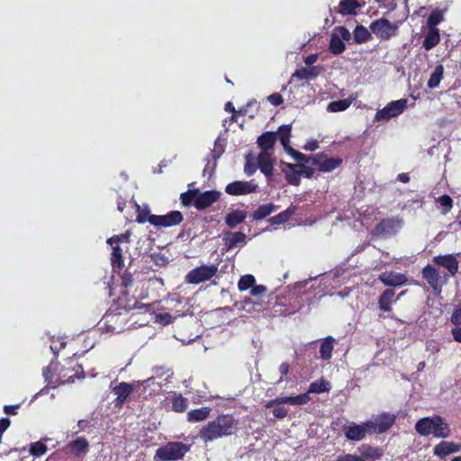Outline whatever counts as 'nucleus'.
I'll list each match as a JSON object with an SVG mask.
<instances>
[{
  "instance_id": "46",
  "label": "nucleus",
  "mask_w": 461,
  "mask_h": 461,
  "mask_svg": "<svg viewBox=\"0 0 461 461\" xmlns=\"http://www.w3.org/2000/svg\"><path fill=\"white\" fill-rule=\"evenodd\" d=\"M294 160L297 161V163H306L311 164V166H313V160H314V155L313 156H306L299 151L295 153V155L293 158Z\"/></svg>"
},
{
  "instance_id": "59",
  "label": "nucleus",
  "mask_w": 461,
  "mask_h": 461,
  "mask_svg": "<svg viewBox=\"0 0 461 461\" xmlns=\"http://www.w3.org/2000/svg\"><path fill=\"white\" fill-rule=\"evenodd\" d=\"M19 404H16V405H5L4 407V411L5 413L8 414V415H15L16 414V410L19 408Z\"/></svg>"
},
{
  "instance_id": "39",
  "label": "nucleus",
  "mask_w": 461,
  "mask_h": 461,
  "mask_svg": "<svg viewBox=\"0 0 461 461\" xmlns=\"http://www.w3.org/2000/svg\"><path fill=\"white\" fill-rule=\"evenodd\" d=\"M255 277L251 275H246L240 277L238 287L240 291H246L255 285Z\"/></svg>"
},
{
  "instance_id": "41",
  "label": "nucleus",
  "mask_w": 461,
  "mask_h": 461,
  "mask_svg": "<svg viewBox=\"0 0 461 461\" xmlns=\"http://www.w3.org/2000/svg\"><path fill=\"white\" fill-rule=\"evenodd\" d=\"M112 261L119 268L123 267L122 250L118 245L113 247Z\"/></svg>"
},
{
  "instance_id": "22",
  "label": "nucleus",
  "mask_w": 461,
  "mask_h": 461,
  "mask_svg": "<svg viewBox=\"0 0 461 461\" xmlns=\"http://www.w3.org/2000/svg\"><path fill=\"white\" fill-rule=\"evenodd\" d=\"M68 447L74 456L79 457L87 453L89 449V443L85 438H77V439L69 442Z\"/></svg>"
},
{
  "instance_id": "19",
  "label": "nucleus",
  "mask_w": 461,
  "mask_h": 461,
  "mask_svg": "<svg viewBox=\"0 0 461 461\" xmlns=\"http://www.w3.org/2000/svg\"><path fill=\"white\" fill-rule=\"evenodd\" d=\"M379 280L388 286H401L407 282L403 274L394 272H384L380 275Z\"/></svg>"
},
{
  "instance_id": "55",
  "label": "nucleus",
  "mask_w": 461,
  "mask_h": 461,
  "mask_svg": "<svg viewBox=\"0 0 461 461\" xmlns=\"http://www.w3.org/2000/svg\"><path fill=\"white\" fill-rule=\"evenodd\" d=\"M158 320L159 321L160 323L164 324V325H167L171 322H173V316L167 312H165V313H159L158 315Z\"/></svg>"
},
{
  "instance_id": "47",
  "label": "nucleus",
  "mask_w": 461,
  "mask_h": 461,
  "mask_svg": "<svg viewBox=\"0 0 461 461\" xmlns=\"http://www.w3.org/2000/svg\"><path fill=\"white\" fill-rule=\"evenodd\" d=\"M275 404H291L292 405V396H283V397H277L274 400L269 401L266 407L269 408Z\"/></svg>"
},
{
  "instance_id": "4",
  "label": "nucleus",
  "mask_w": 461,
  "mask_h": 461,
  "mask_svg": "<svg viewBox=\"0 0 461 461\" xmlns=\"http://www.w3.org/2000/svg\"><path fill=\"white\" fill-rule=\"evenodd\" d=\"M190 451V445L180 441H170L158 447L154 455V461H178Z\"/></svg>"
},
{
  "instance_id": "16",
  "label": "nucleus",
  "mask_w": 461,
  "mask_h": 461,
  "mask_svg": "<svg viewBox=\"0 0 461 461\" xmlns=\"http://www.w3.org/2000/svg\"><path fill=\"white\" fill-rule=\"evenodd\" d=\"M273 153L260 152L257 158V167L270 181L273 176Z\"/></svg>"
},
{
  "instance_id": "27",
  "label": "nucleus",
  "mask_w": 461,
  "mask_h": 461,
  "mask_svg": "<svg viewBox=\"0 0 461 461\" xmlns=\"http://www.w3.org/2000/svg\"><path fill=\"white\" fill-rule=\"evenodd\" d=\"M277 208L278 206L272 203L262 204L253 212L252 218L255 221L263 220L276 212Z\"/></svg>"
},
{
  "instance_id": "51",
  "label": "nucleus",
  "mask_w": 461,
  "mask_h": 461,
  "mask_svg": "<svg viewBox=\"0 0 461 461\" xmlns=\"http://www.w3.org/2000/svg\"><path fill=\"white\" fill-rule=\"evenodd\" d=\"M380 7L388 9L390 12L393 11L397 6V0H375Z\"/></svg>"
},
{
  "instance_id": "49",
  "label": "nucleus",
  "mask_w": 461,
  "mask_h": 461,
  "mask_svg": "<svg viewBox=\"0 0 461 461\" xmlns=\"http://www.w3.org/2000/svg\"><path fill=\"white\" fill-rule=\"evenodd\" d=\"M180 199L185 206H189L191 203L194 204V194H192V190H189L188 192L181 194Z\"/></svg>"
},
{
  "instance_id": "37",
  "label": "nucleus",
  "mask_w": 461,
  "mask_h": 461,
  "mask_svg": "<svg viewBox=\"0 0 461 461\" xmlns=\"http://www.w3.org/2000/svg\"><path fill=\"white\" fill-rule=\"evenodd\" d=\"M292 126L290 124H284L278 128L276 136L278 135L279 140L283 146H285V143H289L291 137Z\"/></svg>"
},
{
  "instance_id": "54",
  "label": "nucleus",
  "mask_w": 461,
  "mask_h": 461,
  "mask_svg": "<svg viewBox=\"0 0 461 461\" xmlns=\"http://www.w3.org/2000/svg\"><path fill=\"white\" fill-rule=\"evenodd\" d=\"M267 100L275 106L281 104L284 101L282 95L278 93L268 95Z\"/></svg>"
},
{
  "instance_id": "38",
  "label": "nucleus",
  "mask_w": 461,
  "mask_h": 461,
  "mask_svg": "<svg viewBox=\"0 0 461 461\" xmlns=\"http://www.w3.org/2000/svg\"><path fill=\"white\" fill-rule=\"evenodd\" d=\"M187 408V400L181 394L176 395L172 399V410L176 412H183Z\"/></svg>"
},
{
  "instance_id": "35",
  "label": "nucleus",
  "mask_w": 461,
  "mask_h": 461,
  "mask_svg": "<svg viewBox=\"0 0 461 461\" xmlns=\"http://www.w3.org/2000/svg\"><path fill=\"white\" fill-rule=\"evenodd\" d=\"M439 42L438 31H429V33L425 37L422 46L425 50H429L434 48Z\"/></svg>"
},
{
  "instance_id": "26",
  "label": "nucleus",
  "mask_w": 461,
  "mask_h": 461,
  "mask_svg": "<svg viewBox=\"0 0 461 461\" xmlns=\"http://www.w3.org/2000/svg\"><path fill=\"white\" fill-rule=\"evenodd\" d=\"M422 276L433 289L438 287L439 275L435 267L429 265L426 266L422 270Z\"/></svg>"
},
{
  "instance_id": "7",
  "label": "nucleus",
  "mask_w": 461,
  "mask_h": 461,
  "mask_svg": "<svg viewBox=\"0 0 461 461\" xmlns=\"http://www.w3.org/2000/svg\"><path fill=\"white\" fill-rule=\"evenodd\" d=\"M394 421L395 415L383 412L366 421V426L369 428V433H384L393 425Z\"/></svg>"
},
{
  "instance_id": "43",
  "label": "nucleus",
  "mask_w": 461,
  "mask_h": 461,
  "mask_svg": "<svg viewBox=\"0 0 461 461\" xmlns=\"http://www.w3.org/2000/svg\"><path fill=\"white\" fill-rule=\"evenodd\" d=\"M47 451V446L42 442H35L31 445L30 453L34 456H40L45 454Z\"/></svg>"
},
{
  "instance_id": "36",
  "label": "nucleus",
  "mask_w": 461,
  "mask_h": 461,
  "mask_svg": "<svg viewBox=\"0 0 461 461\" xmlns=\"http://www.w3.org/2000/svg\"><path fill=\"white\" fill-rule=\"evenodd\" d=\"M350 104L351 101L348 99L332 101L328 104L327 110L331 113L342 112L348 109Z\"/></svg>"
},
{
  "instance_id": "57",
  "label": "nucleus",
  "mask_w": 461,
  "mask_h": 461,
  "mask_svg": "<svg viewBox=\"0 0 461 461\" xmlns=\"http://www.w3.org/2000/svg\"><path fill=\"white\" fill-rule=\"evenodd\" d=\"M251 288L252 289H251V293L250 294L253 296H258V295H261V294H265L267 292L266 286L261 285H254Z\"/></svg>"
},
{
  "instance_id": "45",
  "label": "nucleus",
  "mask_w": 461,
  "mask_h": 461,
  "mask_svg": "<svg viewBox=\"0 0 461 461\" xmlns=\"http://www.w3.org/2000/svg\"><path fill=\"white\" fill-rule=\"evenodd\" d=\"M290 216H291V213L288 211H284V212L278 213L277 215L271 217L269 219V222L272 225H278V224L285 222L289 219Z\"/></svg>"
},
{
  "instance_id": "23",
  "label": "nucleus",
  "mask_w": 461,
  "mask_h": 461,
  "mask_svg": "<svg viewBox=\"0 0 461 461\" xmlns=\"http://www.w3.org/2000/svg\"><path fill=\"white\" fill-rule=\"evenodd\" d=\"M285 167L283 168L285 174V178L290 185H300V173L297 170V166L290 163H284Z\"/></svg>"
},
{
  "instance_id": "25",
  "label": "nucleus",
  "mask_w": 461,
  "mask_h": 461,
  "mask_svg": "<svg viewBox=\"0 0 461 461\" xmlns=\"http://www.w3.org/2000/svg\"><path fill=\"white\" fill-rule=\"evenodd\" d=\"M334 339L331 336L326 337L320 347V358L330 360L332 357Z\"/></svg>"
},
{
  "instance_id": "29",
  "label": "nucleus",
  "mask_w": 461,
  "mask_h": 461,
  "mask_svg": "<svg viewBox=\"0 0 461 461\" xmlns=\"http://www.w3.org/2000/svg\"><path fill=\"white\" fill-rule=\"evenodd\" d=\"M394 296V291L393 289H386L379 297L378 304L380 310L384 312L391 311V303L393 297Z\"/></svg>"
},
{
  "instance_id": "21",
  "label": "nucleus",
  "mask_w": 461,
  "mask_h": 461,
  "mask_svg": "<svg viewBox=\"0 0 461 461\" xmlns=\"http://www.w3.org/2000/svg\"><path fill=\"white\" fill-rule=\"evenodd\" d=\"M321 72V68L317 66H312L310 68H302L296 69L295 72L292 75L291 81L294 78L299 80H312L315 79Z\"/></svg>"
},
{
  "instance_id": "64",
  "label": "nucleus",
  "mask_w": 461,
  "mask_h": 461,
  "mask_svg": "<svg viewBox=\"0 0 461 461\" xmlns=\"http://www.w3.org/2000/svg\"><path fill=\"white\" fill-rule=\"evenodd\" d=\"M279 372L281 373L282 375H287V373L289 372V364L286 362H283L279 366Z\"/></svg>"
},
{
  "instance_id": "2",
  "label": "nucleus",
  "mask_w": 461,
  "mask_h": 461,
  "mask_svg": "<svg viewBox=\"0 0 461 461\" xmlns=\"http://www.w3.org/2000/svg\"><path fill=\"white\" fill-rule=\"evenodd\" d=\"M415 429L421 436L432 434L442 438L449 437L451 431L449 425L438 415L420 419L415 424Z\"/></svg>"
},
{
  "instance_id": "15",
  "label": "nucleus",
  "mask_w": 461,
  "mask_h": 461,
  "mask_svg": "<svg viewBox=\"0 0 461 461\" xmlns=\"http://www.w3.org/2000/svg\"><path fill=\"white\" fill-rule=\"evenodd\" d=\"M132 392V385L126 382H121L118 385L114 386L113 388V393L116 395L114 400V406L121 408L125 403Z\"/></svg>"
},
{
  "instance_id": "30",
  "label": "nucleus",
  "mask_w": 461,
  "mask_h": 461,
  "mask_svg": "<svg viewBox=\"0 0 461 461\" xmlns=\"http://www.w3.org/2000/svg\"><path fill=\"white\" fill-rule=\"evenodd\" d=\"M224 240L227 249H230L236 247L239 243H244L246 235L241 231L229 232L228 237Z\"/></svg>"
},
{
  "instance_id": "53",
  "label": "nucleus",
  "mask_w": 461,
  "mask_h": 461,
  "mask_svg": "<svg viewBox=\"0 0 461 461\" xmlns=\"http://www.w3.org/2000/svg\"><path fill=\"white\" fill-rule=\"evenodd\" d=\"M273 414L276 418L277 419H285L287 414H288V411L286 408L285 407H282V406H276L274 410H273Z\"/></svg>"
},
{
  "instance_id": "62",
  "label": "nucleus",
  "mask_w": 461,
  "mask_h": 461,
  "mask_svg": "<svg viewBox=\"0 0 461 461\" xmlns=\"http://www.w3.org/2000/svg\"><path fill=\"white\" fill-rule=\"evenodd\" d=\"M319 148V143L317 140H312L309 141L305 146L304 149L306 150L314 151Z\"/></svg>"
},
{
  "instance_id": "20",
  "label": "nucleus",
  "mask_w": 461,
  "mask_h": 461,
  "mask_svg": "<svg viewBox=\"0 0 461 461\" xmlns=\"http://www.w3.org/2000/svg\"><path fill=\"white\" fill-rule=\"evenodd\" d=\"M461 451V445L450 441H441L436 445L433 453L438 457H443L452 453H457Z\"/></svg>"
},
{
  "instance_id": "14",
  "label": "nucleus",
  "mask_w": 461,
  "mask_h": 461,
  "mask_svg": "<svg viewBox=\"0 0 461 461\" xmlns=\"http://www.w3.org/2000/svg\"><path fill=\"white\" fill-rule=\"evenodd\" d=\"M258 189L257 184L246 181H234L225 187V192L230 195H242L255 192Z\"/></svg>"
},
{
  "instance_id": "31",
  "label": "nucleus",
  "mask_w": 461,
  "mask_h": 461,
  "mask_svg": "<svg viewBox=\"0 0 461 461\" xmlns=\"http://www.w3.org/2000/svg\"><path fill=\"white\" fill-rule=\"evenodd\" d=\"M346 49L345 43L339 38V33L334 32L330 41L329 50L333 55L341 54Z\"/></svg>"
},
{
  "instance_id": "17",
  "label": "nucleus",
  "mask_w": 461,
  "mask_h": 461,
  "mask_svg": "<svg viewBox=\"0 0 461 461\" xmlns=\"http://www.w3.org/2000/svg\"><path fill=\"white\" fill-rule=\"evenodd\" d=\"M433 262L447 269L451 276H455L458 271V262L451 254L437 256L433 258Z\"/></svg>"
},
{
  "instance_id": "5",
  "label": "nucleus",
  "mask_w": 461,
  "mask_h": 461,
  "mask_svg": "<svg viewBox=\"0 0 461 461\" xmlns=\"http://www.w3.org/2000/svg\"><path fill=\"white\" fill-rule=\"evenodd\" d=\"M361 7V5L357 0H340L338 6H335L333 9H330V15L331 17V21L327 17L325 18V25L323 26V29H325L326 26H331L336 22H339L335 14H339L342 17L348 16L349 17H355L357 14V10Z\"/></svg>"
},
{
  "instance_id": "56",
  "label": "nucleus",
  "mask_w": 461,
  "mask_h": 461,
  "mask_svg": "<svg viewBox=\"0 0 461 461\" xmlns=\"http://www.w3.org/2000/svg\"><path fill=\"white\" fill-rule=\"evenodd\" d=\"M335 461H365L362 457L347 454L344 456H339Z\"/></svg>"
},
{
  "instance_id": "32",
  "label": "nucleus",
  "mask_w": 461,
  "mask_h": 461,
  "mask_svg": "<svg viewBox=\"0 0 461 461\" xmlns=\"http://www.w3.org/2000/svg\"><path fill=\"white\" fill-rule=\"evenodd\" d=\"M444 13V10L438 8L432 10L427 19V29H436V26L443 21Z\"/></svg>"
},
{
  "instance_id": "12",
  "label": "nucleus",
  "mask_w": 461,
  "mask_h": 461,
  "mask_svg": "<svg viewBox=\"0 0 461 461\" xmlns=\"http://www.w3.org/2000/svg\"><path fill=\"white\" fill-rule=\"evenodd\" d=\"M343 431L348 440L360 441L366 437V434L369 432V428L366 426V422L363 424L348 422L344 425Z\"/></svg>"
},
{
  "instance_id": "3",
  "label": "nucleus",
  "mask_w": 461,
  "mask_h": 461,
  "mask_svg": "<svg viewBox=\"0 0 461 461\" xmlns=\"http://www.w3.org/2000/svg\"><path fill=\"white\" fill-rule=\"evenodd\" d=\"M389 18L382 17L375 20H371V16L365 14H357L355 17L347 18V26L353 29H397L398 24L388 13Z\"/></svg>"
},
{
  "instance_id": "6",
  "label": "nucleus",
  "mask_w": 461,
  "mask_h": 461,
  "mask_svg": "<svg viewBox=\"0 0 461 461\" xmlns=\"http://www.w3.org/2000/svg\"><path fill=\"white\" fill-rule=\"evenodd\" d=\"M218 272V267L214 265H203L188 272L185 281L188 284H200L210 280Z\"/></svg>"
},
{
  "instance_id": "24",
  "label": "nucleus",
  "mask_w": 461,
  "mask_h": 461,
  "mask_svg": "<svg viewBox=\"0 0 461 461\" xmlns=\"http://www.w3.org/2000/svg\"><path fill=\"white\" fill-rule=\"evenodd\" d=\"M247 217V212L241 210H233L225 217V222L230 228H235L243 222Z\"/></svg>"
},
{
  "instance_id": "52",
  "label": "nucleus",
  "mask_w": 461,
  "mask_h": 461,
  "mask_svg": "<svg viewBox=\"0 0 461 461\" xmlns=\"http://www.w3.org/2000/svg\"><path fill=\"white\" fill-rule=\"evenodd\" d=\"M130 242V234L124 233L121 234L120 236H114L107 240V242L113 246V242Z\"/></svg>"
},
{
  "instance_id": "33",
  "label": "nucleus",
  "mask_w": 461,
  "mask_h": 461,
  "mask_svg": "<svg viewBox=\"0 0 461 461\" xmlns=\"http://www.w3.org/2000/svg\"><path fill=\"white\" fill-rule=\"evenodd\" d=\"M331 389L330 384L323 378L312 383L309 386V393H321L329 392Z\"/></svg>"
},
{
  "instance_id": "13",
  "label": "nucleus",
  "mask_w": 461,
  "mask_h": 461,
  "mask_svg": "<svg viewBox=\"0 0 461 461\" xmlns=\"http://www.w3.org/2000/svg\"><path fill=\"white\" fill-rule=\"evenodd\" d=\"M342 163L339 158H329L323 154L314 155L313 166L322 172H330Z\"/></svg>"
},
{
  "instance_id": "48",
  "label": "nucleus",
  "mask_w": 461,
  "mask_h": 461,
  "mask_svg": "<svg viewBox=\"0 0 461 461\" xmlns=\"http://www.w3.org/2000/svg\"><path fill=\"white\" fill-rule=\"evenodd\" d=\"M308 393L307 392L306 393L292 396V405H303L307 403L310 401Z\"/></svg>"
},
{
  "instance_id": "18",
  "label": "nucleus",
  "mask_w": 461,
  "mask_h": 461,
  "mask_svg": "<svg viewBox=\"0 0 461 461\" xmlns=\"http://www.w3.org/2000/svg\"><path fill=\"white\" fill-rule=\"evenodd\" d=\"M276 142V133L274 131H266L261 134L258 140L257 143L258 147L261 149V152L273 153L274 146Z\"/></svg>"
},
{
  "instance_id": "61",
  "label": "nucleus",
  "mask_w": 461,
  "mask_h": 461,
  "mask_svg": "<svg viewBox=\"0 0 461 461\" xmlns=\"http://www.w3.org/2000/svg\"><path fill=\"white\" fill-rule=\"evenodd\" d=\"M451 321L455 324H461V309L454 312L451 317Z\"/></svg>"
},
{
  "instance_id": "58",
  "label": "nucleus",
  "mask_w": 461,
  "mask_h": 461,
  "mask_svg": "<svg viewBox=\"0 0 461 461\" xmlns=\"http://www.w3.org/2000/svg\"><path fill=\"white\" fill-rule=\"evenodd\" d=\"M339 38H341V41L345 42H349L351 41V33L350 31H339Z\"/></svg>"
},
{
  "instance_id": "9",
  "label": "nucleus",
  "mask_w": 461,
  "mask_h": 461,
  "mask_svg": "<svg viewBox=\"0 0 461 461\" xmlns=\"http://www.w3.org/2000/svg\"><path fill=\"white\" fill-rule=\"evenodd\" d=\"M402 221L397 218L382 220L374 229L373 233L376 237L389 238L395 235L402 228Z\"/></svg>"
},
{
  "instance_id": "60",
  "label": "nucleus",
  "mask_w": 461,
  "mask_h": 461,
  "mask_svg": "<svg viewBox=\"0 0 461 461\" xmlns=\"http://www.w3.org/2000/svg\"><path fill=\"white\" fill-rule=\"evenodd\" d=\"M453 339L456 341L461 343V327H456L452 329L451 330Z\"/></svg>"
},
{
  "instance_id": "63",
  "label": "nucleus",
  "mask_w": 461,
  "mask_h": 461,
  "mask_svg": "<svg viewBox=\"0 0 461 461\" xmlns=\"http://www.w3.org/2000/svg\"><path fill=\"white\" fill-rule=\"evenodd\" d=\"M317 59H318V55L317 54H311L309 56H307L304 59V63L307 65V66H312L313 63H315L317 61Z\"/></svg>"
},
{
  "instance_id": "28",
  "label": "nucleus",
  "mask_w": 461,
  "mask_h": 461,
  "mask_svg": "<svg viewBox=\"0 0 461 461\" xmlns=\"http://www.w3.org/2000/svg\"><path fill=\"white\" fill-rule=\"evenodd\" d=\"M211 409L208 407H202L200 409L192 410L187 413V420L190 422H198L204 420L210 415Z\"/></svg>"
},
{
  "instance_id": "44",
  "label": "nucleus",
  "mask_w": 461,
  "mask_h": 461,
  "mask_svg": "<svg viewBox=\"0 0 461 461\" xmlns=\"http://www.w3.org/2000/svg\"><path fill=\"white\" fill-rule=\"evenodd\" d=\"M438 201L440 203V205L443 207L442 213L447 214L451 210V208L453 206L452 198L447 194H444V195H441L440 197H438Z\"/></svg>"
},
{
  "instance_id": "10",
  "label": "nucleus",
  "mask_w": 461,
  "mask_h": 461,
  "mask_svg": "<svg viewBox=\"0 0 461 461\" xmlns=\"http://www.w3.org/2000/svg\"><path fill=\"white\" fill-rule=\"evenodd\" d=\"M192 194H194V206L200 211L210 207L219 200L221 194L216 190L200 192L199 189H193Z\"/></svg>"
},
{
  "instance_id": "1",
  "label": "nucleus",
  "mask_w": 461,
  "mask_h": 461,
  "mask_svg": "<svg viewBox=\"0 0 461 461\" xmlns=\"http://www.w3.org/2000/svg\"><path fill=\"white\" fill-rule=\"evenodd\" d=\"M234 420L230 416H219L214 420L209 421L203 426L198 437L206 442L213 441L217 438L229 436L232 433Z\"/></svg>"
},
{
  "instance_id": "42",
  "label": "nucleus",
  "mask_w": 461,
  "mask_h": 461,
  "mask_svg": "<svg viewBox=\"0 0 461 461\" xmlns=\"http://www.w3.org/2000/svg\"><path fill=\"white\" fill-rule=\"evenodd\" d=\"M371 39L370 31H354L353 41L358 44L368 41Z\"/></svg>"
},
{
  "instance_id": "34",
  "label": "nucleus",
  "mask_w": 461,
  "mask_h": 461,
  "mask_svg": "<svg viewBox=\"0 0 461 461\" xmlns=\"http://www.w3.org/2000/svg\"><path fill=\"white\" fill-rule=\"evenodd\" d=\"M444 74V67L442 65H438L432 74L430 75V77L428 81V87L430 89H434L438 86Z\"/></svg>"
},
{
  "instance_id": "11",
  "label": "nucleus",
  "mask_w": 461,
  "mask_h": 461,
  "mask_svg": "<svg viewBox=\"0 0 461 461\" xmlns=\"http://www.w3.org/2000/svg\"><path fill=\"white\" fill-rule=\"evenodd\" d=\"M183 219L179 211H172L165 215H149L148 221L155 227H172L180 224Z\"/></svg>"
},
{
  "instance_id": "8",
  "label": "nucleus",
  "mask_w": 461,
  "mask_h": 461,
  "mask_svg": "<svg viewBox=\"0 0 461 461\" xmlns=\"http://www.w3.org/2000/svg\"><path fill=\"white\" fill-rule=\"evenodd\" d=\"M407 99H399L396 101H392L387 104L383 109H380L375 113V120H390L393 117H396L403 113V111L407 107Z\"/></svg>"
},
{
  "instance_id": "40",
  "label": "nucleus",
  "mask_w": 461,
  "mask_h": 461,
  "mask_svg": "<svg viewBox=\"0 0 461 461\" xmlns=\"http://www.w3.org/2000/svg\"><path fill=\"white\" fill-rule=\"evenodd\" d=\"M294 166H297V170L300 173V176H304L306 178H312L314 174V168L311 167V164L304 163H296Z\"/></svg>"
},
{
  "instance_id": "50",
  "label": "nucleus",
  "mask_w": 461,
  "mask_h": 461,
  "mask_svg": "<svg viewBox=\"0 0 461 461\" xmlns=\"http://www.w3.org/2000/svg\"><path fill=\"white\" fill-rule=\"evenodd\" d=\"M246 158H247V161H246V164L244 167V172L248 176H252L256 172L258 167L255 163H252L250 161V154H249Z\"/></svg>"
}]
</instances>
